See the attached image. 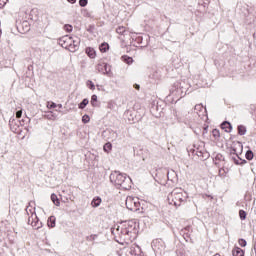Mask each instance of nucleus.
<instances>
[{"label": "nucleus", "instance_id": "nucleus-1", "mask_svg": "<svg viewBox=\"0 0 256 256\" xmlns=\"http://www.w3.org/2000/svg\"><path fill=\"white\" fill-rule=\"evenodd\" d=\"M118 235L124 241H131L137 235V223L133 220L124 221L117 228Z\"/></svg>", "mask_w": 256, "mask_h": 256}, {"label": "nucleus", "instance_id": "nucleus-2", "mask_svg": "<svg viewBox=\"0 0 256 256\" xmlns=\"http://www.w3.org/2000/svg\"><path fill=\"white\" fill-rule=\"evenodd\" d=\"M110 181L117 189H124L125 191L131 189V178L127 177V174L114 171L110 174Z\"/></svg>", "mask_w": 256, "mask_h": 256}, {"label": "nucleus", "instance_id": "nucleus-3", "mask_svg": "<svg viewBox=\"0 0 256 256\" xmlns=\"http://www.w3.org/2000/svg\"><path fill=\"white\" fill-rule=\"evenodd\" d=\"M169 205L174 207H181L183 203L187 202V192L181 188H175L170 194H168Z\"/></svg>", "mask_w": 256, "mask_h": 256}, {"label": "nucleus", "instance_id": "nucleus-4", "mask_svg": "<svg viewBox=\"0 0 256 256\" xmlns=\"http://www.w3.org/2000/svg\"><path fill=\"white\" fill-rule=\"evenodd\" d=\"M126 207L129 209V211H139V208L141 207V203H139V198H133L131 196H128L126 198Z\"/></svg>", "mask_w": 256, "mask_h": 256}, {"label": "nucleus", "instance_id": "nucleus-5", "mask_svg": "<svg viewBox=\"0 0 256 256\" xmlns=\"http://www.w3.org/2000/svg\"><path fill=\"white\" fill-rule=\"evenodd\" d=\"M71 43H73V37L71 36L66 35L59 39V45L64 49H68V51H71Z\"/></svg>", "mask_w": 256, "mask_h": 256}, {"label": "nucleus", "instance_id": "nucleus-6", "mask_svg": "<svg viewBox=\"0 0 256 256\" xmlns=\"http://www.w3.org/2000/svg\"><path fill=\"white\" fill-rule=\"evenodd\" d=\"M17 29L19 33L25 35V33H29V31H31V25H29V22L23 21L17 26Z\"/></svg>", "mask_w": 256, "mask_h": 256}, {"label": "nucleus", "instance_id": "nucleus-7", "mask_svg": "<svg viewBox=\"0 0 256 256\" xmlns=\"http://www.w3.org/2000/svg\"><path fill=\"white\" fill-rule=\"evenodd\" d=\"M152 249H154V251H163V249H165V242H163L161 239L153 240Z\"/></svg>", "mask_w": 256, "mask_h": 256}, {"label": "nucleus", "instance_id": "nucleus-8", "mask_svg": "<svg viewBox=\"0 0 256 256\" xmlns=\"http://www.w3.org/2000/svg\"><path fill=\"white\" fill-rule=\"evenodd\" d=\"M31 219H32L31 226L34 227V229H41V227H43V223L39 221V218L37 217L36 213H32Z\"/></svg>", "mask_w": 256, "mask_h": 256}, {"label": "nucleus", "instance_id": "nucleus-9", "mask_svg": "<svg viewBox=\"0 0 256 256\" xmlns=\"http://www.w3.org/2000/svg\"><path fill=\"white\" fill-rule=\"evenodd\" d=\"M81 43V39H79V37L75 36L72 37V43L70 46V52L71 53H75V51H77V49H79V44Z\"/></svg>", "mask_w": 256, "mask_h": 256}, {"label": "nucleus", "instance_id": "nucleus-10", "mask_svg": "<svg viewBox=\"0 0 256 256\" xmlns=\"http://www.w3.org/2000/svg\"><path fill=\"white\" fill-rule=\"evenodd\" d=\"M96 69L99 73H103L104 75H105V73H109V71H111V68H109L107 63L98 64Z\"/></svg>", "mask_w": 256, "mask_h": 256}, {"label": "nucleus", "instance_id": "nucleus-11", "mask_svg": "<svg viewBox=\"0 0 256 256\" xmlns=\"http://www.w3.org/2000/svg\"><path fill=\"white\" fill-rule=\"evenodd\" d=\"M221 128L226 132V133H231L233 126L228 122V121H224L221 124Z\"/></svg>", "mask_w": 256, "mask_h": 256}, {"label": "nucleus", "instance_id": "nucleus-12", "mask_svg": "<svg viewBox=\"0 0 256 256\" xmlns=\"http://www.w3.org/2000/svg\"><path fill=\"white\" fill-rule=\"evenodd\" d=\"M86 54L88 55V57H90V59H95V57H97L95 49L91 47L86 48Z\"/></svg>", "mask_w": 256, "mask_h": 256}, {"label": "nucleus", "instance_id": "nucleus-13", "mask_svg": "<svg viewBox=\"0 0 256 256\" xmlns=\"http://www.w3.org/2000/svg\"><path fill=\"white\" fill-rule=\"evenodd\" d=\"M232 255L233 256H245V252L243 251V249L239 248V247H235L232 250Z\"/></svg>", "mask_w": 256, "mask_h": 256}, {"label": "nucleus", "instance_id": "nucleus-14", "mask_svg": "<svg viewBox=\"0 0 256 256\" xmlns=\"http://www.w3.org/2000/svg\"><path fill=\"white\" fill-rule=\"evenodd\" d=\"M102 199H101V197H99V196H96V197H94L93 198V200H92V202H91V205H92V207H99V205H101V203H102Z\"/></svg>", "mask_w": 256, "mask_h": 256}, {"label": "nucleus", "instance_id": "nucleus-15", "mask_svg": "<svg viewBox=\"0 0 256 256\" xmlns=\"http://www.w3.org/2000/svg\"><path fill=\"white\" fill-rule=\"evenodd\" d=\"M137 251L139 252V251H141V250H140L139 246H135V245L131 246V247L128 249L129 255H132V256L137 255Z\"/></svg>", "mask_w": 256, "mask_h": 256}, {"label": "nucleus", "instance_id": "nucleus-16", "mask_svg": "<svg viewBox=\"0 0 256 256\" xmlns=\"http://www.w3.org/2000/svg\"><path fill=\"white\" fill-rule=\"evenodd\" d=\"M99 50L101 51V53H107V51H109V43L103 42V43L99 46Z\"/></svg>", "mask_w": 256, "mask_h": 256}, {"label": "nucleus", "instance_id": "nucleus-17", "mask_svg": "<svg viewBox=\"0 0 256 256\" xmlns=\"http://www.w3.org/2000/svg\"><path fill=\"white\" fill-rule=\"evenodd\" d=\"M51 201L54 203V205H56V207L61 205V202L55 193L51 194Z\"/></svg>", "mask_w": 256, "mask_h": 256}, {"label": "nucleus", "instance_id": "nucleus-18", "mask_svg": "<svg viewBox=\"0 0 256 256\" xmlns=\"http://www.w3.org/2000/svg\"><path fill=\"white\" fill-rule=\"evenodd\" d=\"M121 61H123L127 65H131L133 63V59L127 55L122 56Z\"/></svg>", "mask_w": 256, "mask_h": 256}, {"label": "nucleus", "instance_id": "nucleus-19", "mask_svg": "<svg viewBox=\"0 0 256 256\" xmlns=\"http://www.w3.org/2000/svg\"><path fill=\"white\" fill-rule=\"evenodd\" d=\"M116 33H118V35H125V33H127V29L124 26H119L116 28Z\"/></svg>", "mask_w": 256, "mask_h": 256}, {"label": "nucleus", "instance_id": "nucleus-20", "mask_svg": "<svg viewBox=\"0 0 256 256\" xmlns=\"http://www.w3.org/2000/svg\"><path fill=\"white\" fill-rule=\"evenodd\" d=\"M55 221H56L55 216H50L48 218V227H51V228L55 227Z\"/></svg>", "mask_w": 256, "mask_h": 256}, {"label": "nucleus", "instance_id": "nucleus-21", "mask_svg": "<svg viewBox=\"0 0 256 256\" xmlns=\"http://www.w3.org/2000/svg\"><path fill=\"white\" fill-rule=\"evenodd\" d=\"M247 133V128L243 125L238 126V135H245Z\"/></svg>", "mask_w": 256, "mask_h": 256}, {"label": "nucleus", "instance_id": "nucleus-22", "mask_svg": "<svg viewBox=\"0 0 256 256\" xmlns=\"http://www.w3.org/2000/svg\"><path fill=\"white\" fill-rule=\"evenodd\" d=\"M9 125H10V128L12 129V131H13V129H14V131H17V128L15 127V125H17V121L14 118H11L9 120Z\"/></svg>", "mask_w": 256, "mask_h": 256}, {"label": "nucleus", "instance_id": "nucleus-23", "mask_svg": "<svg viewBox=\"0 0 256 256\" xmlns=\"http://www.w3.org/2000/svg\"><path fill=\"white\" fill-rule=\"evenodd\" d=\"M87 105H89V100L87 98H85L79 104V109H85V107H87Z\"/></svg>", "mask_w": 256, "mask_h": 256}, {"label": "nucleus", "instance_id": "nucleus-24", "mask_svg": "<svg viewBox=\"0 0 256 256\" xmlns=\"http://www.w3.org/2000/svg\"><path fill=\"white\" fill-rule=\"evenodd\" d=\"M45 119H48L49 121H55V114L53 112H48L46 115H44Z\"/></svg>", "mask_w": 256, "mask_h": 256}, {"label": "nucleus", "instance_id": "nucleus-25", "mask_svg": "<svg viewBox=\"0 0 256 256\" xmlns=\"http://www.w3.org/2000/svg\"><path fill=\"white\" fill-rule=\"evenodd\" d=\"M245 157L248 161H253V157H254L253 151L251 150L246 151Z\"/></svg>", "mask_w": 256, "mask_h": 256}, {"label": "nucleus", "instance_id": "nucleus-26", "mask_svg": "<svg viewBox=\"0 0 256 256\" xmlns=\"http://www.w3.org/2000/svg\"><path fill=\"white\" fill-rule=\"evenodd\" d=\"M239 217H240L241 221H245L247 219V212H245V210H240Z\"/></svg>", "mask_w": 256, "mask_h": 256}, {"label": "nucleus", "instance_id": "nucleus-27", "mask_svg": "<svg viewBox=\"0 0 256 256\" xmlns=\"http://www.w3.org/2000/svg\"><path fill=\"white\" fill-rule=\"evenodd\" d=\"M113 145L111 144V142H107L105 145H104V151L105 153H109V151H111Z\"/></svg>", "mask_w": 256, "mask_h": 256}, {"label": "nucleus", "instance_id": "nucleus-28", "mask_svg": "<svg viewBox=\"0 0 256 256\" xmlns=\"http://www.w3.org/2000/svg\"><path fill=\"white\" fill-rule=\"evenodd\" d=\"M90 103L92 107H97V95H92Z\"/></svg>", "mask_w": 256, "mask_h": 256}, {"label": "nucleus", "instance_id": "nucleus-29", "mask_svg": "<svg viewBox=\"0 0 256 256\" xmlns=\"http://www.w3.org/2000/svg\"><path fill=\"white\" fill-rule=\"evenodd\" d=\"M86 85H87L88 88L91 89V91H95V84L93 83V81L88 80V81L86 82Z\"/></svg>", "mask_w": 256, "mask_h": 256}, {"label": "nucleus", "instance_id": "nucleus-30", "mask_svg": "<svg viewBox=\"0 0 256 256\" xmlns=\"http://www.w3.org/2000/svg\"><path fill=\"white\" fill-rule=\"evenodd\" d=\"M240 247H247V241L243 238L238 240Z\"/></svg>", "mask_w": 256, "mask_h": 256}, {"label": "nucleus", "instance_id": "nucleus-31", "mask_svg": "<svg viewBox=\"0 0 256 256\" xmlns=\"http://www.w3.org/2000/svg\"><path fill=\"white\" fill-rule=\"evenodd\" d=\"M89 0H79L80 7H87Z\"/></svg>", "mask_w": 256, "mask_h": 256}, {"label": "nucleus", "instance_id": "nucleus-32", "mask_svg": "<svg viewBox=\"0 0 256 256\" xmlns=\"http://www.w3.org/2000/svg\"><path fill=\"white\" fill-rule=\"evenodd\" d=\"M219 177H227V172L225 171V168H221L219 170Z\"/></svg>", "mask_w": 256, "mask_h": 256}, {"label": "nucleus", "instance_id": "nucleus-33", "mask_svg": "<svg viewBox=\"0 0 256 256\" xmlns=\"http://www.w3.org/2000/svg\"><path fill=\"white\" fill-rule=\"evenodd\" d=\"M232 160L234 161L235 165H239V161H241V158L239 155H236L235 157L232 156Z\"/></svg>", "mask_w": 256, "mask_h": 256}, {"label": "nucleus", "instance_id": "nucleus-34", "mask_svg": "<svg viewBox=\"0 0 256 256\" xmlns=\"http://www.w3.org/2000/svg\"><path fill=\"white\" fill-rule=\"evenodd\" d=\"M65 31H67L68 33H71V31H73V26L66 24L64 26Z\"/></svg>", "mask_w": 256, "mask_h": 256}, {"label": "nucleus", "instance_id": "nucleus-35", "mask_svg": "<svg viewBox=\"0 0 256 256\" xmlns=\"http://www.w3.org/2000/svg\"><path fill=\"white\" fill-rule=\"evenodd\" d=\"M212 135L215 138L219 137L220 136L219 130L218 129H213L212 130Z\"/></svg>", "mask_w": 256, "mask_h": 256}, {"label": "nucleus", "instance_id": "nucleus-36", "mask_svg": "<svg viewBox=\"0 0 256 256\" xmlns=\"http://www.w3.org/2000/svg\"><path fill=\"white\" fill-rule=\"evenodd\" d=\"M89 121H90L89 115H84L82 117V123H89Z\"/></svg>", "mask_w": 256, "mask_h": 256}, {"label": "nucleus", "instance_id": "nucleus-37", "mask_svg": "<svg viewBox=\"0 0 256 256\" xmlns=\"http://www.w3.org/2000/svg\"><path fill=\"white\" fill-rule=\"evenodd\" d=\"M215 159H216V161H225V157H223V155H221V154H217Z\"/></svg>", "mask_w": 256, "mask_h": 256}, {"label": "nucleus", "instance_id": "nucleus-38", "mask_svg": "<svg viewBox=\"0 0 256 256\" xmlns=\"http://www.w3.org/2000/svg\"><path fill=\"white\" fill-rule=\"evenodd\" d=\"M22 116H23V110H18V111L16 112V117H17V119H21Z\"/></svg>", "mask_w": 256, "mask_h": 256}, {"label": "nucleus", "instance_id": "nucleus-39", "mask_svg": "<svg viewBox=\"0 0 256 256\" xmlns=\"http://www.w3.org/2000/svg\"><path fill=\"white\" fill-rule=\"evenodd\" d=\"M194 109H195V111H201V109H203V105L197 104V105H195Z\"/></svg>", "mask_w": 256, "mask_h": 256}, {"label": "nucleus", "instance_id": "nucleus-40", "mask_svg": "<svg viewBox=\"0 0 256 256\" xmlns=\"http://www.w3.org/2000/svg\"><path fill=\"white\" fill-rule=\"evenodd\" d=\"M55 107H57V105L55 104V102H52L50 104V106H48L49 109H55Z\"/></svg>", "mask_w": 256, "mask_h": 256}, {"label": "nucleus", "instance_id": "nucleus-41", "mask_svg": "<svg viewBox=\"0 0 256 256\" xmlns=\"http://www.w3.org/2000/svg\"><path fill=\"white\" fill-rule=\"evenodd\" d=\"M5 7V0H0V9H3Z\"/></svg>", "mask_w": 256, "mask_h": 256}, {"label": "nucleus", "instance_id": "nucleus-42", "mask_svg": "<svg viewBox=\"0 0 256 256\" xmlns=\"http://www.w3.org/2000/svg\"><path fill=\"white\" fill-rule=\"evenodd\" d=\"M247 163V160H243L240 158L239 164L238 165H245Z\"/></svg>", "mask_w": 256, "mask_h": 256}, {"label": "nucleus", "instance_id": "nucleus-43", "mask_svg": "<svg viewBox=\"0 0 256 256\" xmlns=\"http://www.w3.org/2000/svg\"><path fill=\"white\" fill-rule=\"evenodd\" d=\"M230 153L231 155H237V150L235 148H232Z\"/></svg>", "mask_w": 256, "mask_h": 256}, {"label": "nucleus", "instance_id": "nucleus-44", "mask_svg": "<svg viewBox=\"0 0 256 256\" xmlns=\"http://www.w3.org/2000/svg\"><path fill=\"white\" fill-rule=\"evenodd\" d=\"M67 1H68V3H71L72 5L77 3V0H67Z\"/></svg>", "mask_w": 256, "mask_h": 256}, {"label": "nucleus", "instance_id": "nucleus-45", "mask_svg": "<svg viewBox=\"0 0 256 256\" xmlns=\"http://www.w3.org/2000/svg\"><path fill=\"white\" fill-rule=\"evenodd\" d=\"M134 88L137 89V91H139V89H140L141 87L139 86V84H135V85H134Z\"/></svg>", "mask_w": 256, "mask_h": 256}, {"label": "nucleus", "instance_id": "nucleus-46", "mask_svg": "<svg viewBox=\"0 0 256 256\" xmlns=\"http://www.w3.org/2000/svg\"><path fill=\"white\" fill-rule=\"evenodd\" d=\"M32 221H33V218H31V216H30V217L28 218V224L31 225Z\"/></svg>", "mask_w": 256, "mask_h": 256}, {"label": "nucleus", "instance_id": "nucleus-47", "mask_svg": "<svg viewBox=\"0 0 256 256\" xmlns=\"http://www.w3.org/2000/svg\"><path fill=\"white\" fill-rule=\"evenodd\" d=\"M57 107H58L59 109H63V104H58Z\"/></svg>", "mask_w": 256, "mask_h": 256}, {"label": "nucleus", "instance_id": "nucleus-48", "mask_svg": "<svg viewBox=\"0 0 256 256\" xmlns=\"http://www.w3.org/2000/svg\"><path fill=\"white\" fill-rule=\"evenodd\" d=\"M124 115L127 117V115H129V111H126Z\"/></svg>", "mask_w": 256, "mask_h": 256}, {"label": "nucleus", "instance_id": "nucleus-49", "mask_svg": "<svg viewBox=\"0 0 256 256\" xmlns=\"http://www.w3.org/2000/svg\"><path fill=\"white\" fill-rule=\"evenodd\" d=\"M206 197H210V199H213V196H211V195H207V194H206Z\"/></svg>", "mask_w": 256, "mask_h": 256}, {"label": "nucleus", "instance_id": "nucleus-50", "mask_svg": "<svg viewBox=\"0 0 256 256\" xmlns=\"http://www.w3.org/2000/svg\"><path fill=\"white\" fill-rule=\"evenodd\" d=\"M178 121H183V118H181V117H178Z\"/></svg>", "mask_w": 256, "mask_h": 256}, {"label": "nucleus", "instance_id": "nucleus-51", "mask_svg": "<svg viewBox=\"0 0 256 256\" xmlns=\"http://www.w3.org/2000/svg\"><path fill=\"white\" fill-rule=\"evenodd\" d=\"M32 67H33V66H31V65H30V66H28V70L30 71Z\"/></svg>", "mask_w": 256, "mask_h": 256}, {"label": "nucleus", "instance_id": "nucleus-52", "mask_svg": "<svg viewBox=\"0 0 256 256\" xmlns=\"http://www.w3.org/2000/svg\"><path fill=\"white\" fill-rule=\"evenodd\" d=\"M97 89H98V91H100V90H101V88L99 87V85H97Z\"/></svg>", "mask_w": 256, "mask_h": 256}, {"label": "nucleus", "instance_id": "nucleus-53", "mask_svg": "<svg viewBox=\"0 0 256 256\" xmlns=\"http://www.w3.org/2000/svg\"><path fill=\"white\" fill-rule=\"evenodd\" d=\"M197 156H198V157H201V152H199V153L197 154Z\"/></svg>", "mask_w": 256, "mask_h": 256}, {"label": "nucleus", "instance_id": "nucleus-54", "mask_svg": "<svg viewBox=\"0 0 256 256\" xmlns=\"http://www.w3.org/2000/svg\"><path fill=\"white\" fill-rule=\"evenodd\" d=\"M254 251H255V253H256V245H254Z\"/></svg>", "mask_w": 256, "mask_h": 256}, {"label": "nucleus", "instance_id": "nucleus-55", "mask_svg": "<svg viewBox=\"0 0 256 256\" xmlns=\"http://www.w3.org/2000/svg\"><path fill=\"white\" fill-rule=\"evenodd\" d=\"M138 41H141V37L138 38Z\"/></svg>", "mask_w": 256, "mask_h": 256}]
</instances>
